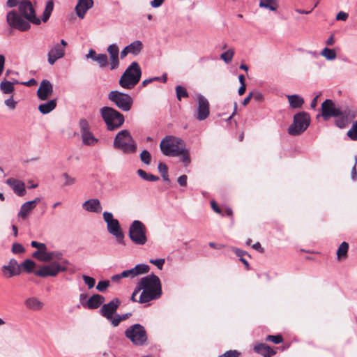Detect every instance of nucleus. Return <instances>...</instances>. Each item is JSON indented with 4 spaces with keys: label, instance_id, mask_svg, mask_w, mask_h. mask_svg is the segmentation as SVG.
Listing matches in <instances>:
<instances>
[{
    "label": "nucleus",
    "instance_id": "obj_38",
    "mask_svg": "<svg viewBox=\"0 0 357 357\" xmlns=\"http://www.w3.org/2000/svg\"><path fill=\"white\" fill-rule=\"evenodd\" d=\"M321 55L325 57L327 60L332 61L337 57L336 52L333 49L325 47L321 52Z\"/></svg>",
    "mask_w": 357,
    "mask_h": 357
},
{
    "label": "nucleus",
    "instance_id": "obj_21",
    "mask_svg": "<svg viewBox=\"0 0 357 357\" xmlns=\"http://www.w3.org/2000/svg\"><path fill=\"white\" fill-rule=\"evenodd\" d=\"M84 210L91 213H99L102 211V206L98 199H89L82 204Z\"/></svg>",
    "mask_w": 357,
    "mask_h": 357
},
{
    "label": "nucleus",
    "instance_id": "obj_46",
    "mask_svg": "<svg viewBox=\"0 0 357 357\" xmlns=\"http://www.w3.org/2000/svg\"><path fill=\"white\" fill-rule=\"evenodd\" d=\"M82 279L85 284L87 285L89 289H92L95 286L96 280L93 278L86 275H83Z\"/></svg>",
    "mask_w": 357,
    "mask_h": 357
},
{
    "label": "nucleus",
    "instance_id": "obj_22",
    "mask_svg": "<svg viewBox=\"0 0 357 357\" xmlns=\"http://www.w3.org/2000/svg\"><path fill=\"white\" fill-rule=\"evenodd\" d=\"M6 183L13 189L18 196H23L25 193V184L22 181L10 178L7 179Z\"/></svg>",
    "mask_w": 357,
    "mask_h": 357
},
{
    "label": "nucleus",
    "instance_id": "obj_64",
    "mask_svg": "<svg viewBox=\"0 0 357 357\" xmlns=\"http://www.w3.org/2000/svg\"><path fill=\"white\" fill-rule=\"evenodd\" d=\"M98 54L96 53V51L93 49L89 50V53L86 55V59H92L93 61L96 60V56H97Z\"/></svg>",
    "mask_w": 357,
    "mask_h": 357
},
{
    "label": "nucleus",
    "instance_id": "obj_49",
    "mask_svg": "<svg viewBox=\"0 0 357 357\" xmlns=\"http://www.w3.org/2000/svg\"><path fill=\"white\" fill-rule=\"evenodd\" d=\"M266 340L273 342L275 344H280V343L282 342L283 338H282V335H270L266 337Z\"/></svg>",
    "mask_w": 357,
    "mask_h": 357
},
{
    "label": "nucleus",
    "instance_id": "obj_37",
    "mask_svg": "<svg viewBox=\"0 0 357 357\" xmlns=\"http://www.w3.org/2000/svg\"><path fill=\"white\" fill-rule=\"evenodd\" d=\"M178 156H180L181 161L184 164L185 167L188 166L191 162L189 150L185 146L182 149Z\"/></svg>",
    "mask_w": 357,
    "mask_h": 357
},
{
    "label": "nucleus",
    "instance_id": "obj_1",
    "mask_svg": "<svg viewBox=\"0 0 357 357\" xmlns=\"http://www.w3.org/2000/svg\"><path fill=\"white\" fill-rule=\"evenodd\" d=\"M18 3L20 13L24 18L16 11L9 12L7 14L6 20L10 27L20 31H26L30 29V23L36 25L40 24L41 20L36 15L33 6L29 1H22Z\"/></svg>",
    "mask_w": 357,
    "mask_h": 357
},
{
    "label": "nucleus",
    "instance_id": "obj_55",
    "mask_svg": "<svg viewBox=\"0 0 357 357\" xmlns=\"http://www.w3.org/2000/svg\"><path fill=\"white\" fill-rule=\"evenodd\" d=\"M87 294H79V303L80 305L82 306V307L84 308H86V303H87Z\"/></svg>",
    "mask_w": 357,
    "mask_h": 357
},
{
    "label": "nucleus",
    "instance_id": "obj_28",
    "mask_svg": "<svg viewBox=\"0 0 357 357\" xmlns=\"http://www.w3.org/2000/svg\"><path fill=\"white\" fill-rule=\"evenodd\" d=\"M56 106V100H50L47 101V102L40 104L38 106V110L43 114H47L52 112L53 109H55Z\"/></svg>",
    "mask_w": 357,
    "mask_h": 357
},
{
    "label": "nucleus",
    "instance_id": "obj_14",
    "mask_svg": "<svg viewBox=\"0 0 357 357\" xmlns=\"http://www.w3.org/2000/svg\"><path fill=\"white\" fill-rule=\"evenodd\" d=\"M341 110L336 107L335 102L331 99H326L321 104V116L325 121L331 117L342 116Z\"/></svg>",
    "mask_w": 357,
    "mask_h": 357
},
{
    "label": "nucleus",
    "instance_id": "obj_4",
    "mask_svg": "<svg viewBox=\"0 0 357 357\" xmlns=\"http://www.w3.org/2000/svg\"><path fill=\"white\" fill-rule=\"evenodd\" d=\"M184 146H185V142L173 135L165 136L160 144V151L166 156H178Z\"/></svg>",
    "mask_w": 357,
    "mask_h": 357
},
{
    "label": "nucleus",
    "instance_id": "obj_13",
    "mask_svg": "<svg viewBox=\"0 0 357 357\" xmlns=\"http://www.w3.org/2000/svg\"><path fill=\"white\" fill-rule=\"evenodd\" d=\"M67 45V42L62 39L60 43H55L50 47L47 54V61L50 65H54L57 60L65 56Z\"/></svg>",
    "mask_w": 357,
    "mask_h": 357
},
{
    "label": "nucleus",
    "instance_id": "obj_16",
    "mask_svg": "<svg viewBox=\"0 0 357 357\" xmlns=\"http://www.w3.org/2000/svg\"><path fill=\"white\" fill-rule=\"evenodd\" d=\"M198 107L195 117L199 121L206 119L209 115V103L208 100L202 95L197 97Z\"/></svg>",
    "mask_w": 357,
    "mask_h": 357
},
{
    "label": "nucleus",
    "instance_id": "obj_52",
    "mask_svg": "<svg viewBox=\"0 0 357 357\" xmlns=\"http://www.w3.org/2000/svg\"><path fill=\"white\" fill-rule=\"evenodd\" d=\"M347 135L352 140H357V124H354L352 128L347 132Z\"/></svg>",
    "mask_w": 357,
    "mask_h": 357
},
{
    "label": "nucleus",
    "instance_id": "obj_24",
    "mask_svg": "<svg viewBox=\"0 0 357 357\" xmlns=\"http://www.w3.org/2000/svg\"><path fill=\"white\" fill-rule=\"evenodd\" d=\"M253 350L264 357H271L275 354V351L264 343L256 344L253 347Z\"/></svg>",
    "mask_w": 357,
    "mask_h": 357
},
{
    "label": "nucleus",
    "instance_id": "obj_54",
    "mask_svg": "<svg viewBox=\"0 0 357 357\" xmlns=\"http://www.w3.org/2000/svg\"><path fill=\"white\" fill-rule=\"evenodd\" d=\"M151 264H154L160 270H161L163 267V265L165 264V259H151L149 261Z\"/></svg>",
    "mask_w": 357,
    "mask_h": 357
},
{
    "label": "nucleus",
    "instance_id": "obj_5",
    "mask_svg": "<svg viewBox=\"0 0 357 357\" xmlns=\"http://www.w3.org/2000/svg\"><path fill=\"white\" fill-rule=\"evenodd\" d=\"M100 114L109 130L119 128L125 121L123 115L112 107H103L100 109Z\"/></svg>",
    "mask_w": 357,
    "mask_h": 357
},
{
    "label": "nucleus",
    "instance_id": "obj_8",
    "mask_svg": "<svg viewBox=\"0 0 357 357\" xmlns=\"http://www.w3.org/2000/svg\"><path fill=\"white\" fill-rule=\"evenodd\" d=\"M125 336L131 342L137 346H142L148 340L147 333L144 327L139 324H135L128 327L125 331Z\"/></svg>",
    "mask_w": 357,
    "mask_h": 357
},
{
    "label": "nucleus",
    "instance_id": "obj_34",
    "mask_svg": "<svg viewBox=\"0 0 357 357\" xmlns=\"http://www.w3.org/2000/svg\"><path fill=\"white\" fill-rule=\"evenodd\" d=\"M53 9H54L53 0H48L46 3L45 8L43 11V17H42L43 22H46L49 20Z\"/></svg>",
    "mask_w": 357,
    "mask_h": 357
},
{
    "label": "nucleus",
    "instance_id": "obj_59",
    "mask_svg": "<svg viewBox=\"0 0 357 357\" xmlns=\"http://www.w3.org/2000/svg\"><path fill=\"white\" fill-rule=\"evenodd\" d=\"M31 245L32 247L37 248L38 250L45 249L46 245L43 243H39L35 241H31Z\"/></svg>",
    "mask_w": 357,
    "mask_h": 357
},
{
    "label": "nucleus",
    "instance_id": "obj_9",
    "mask_svg": "<svg viewBox=\"0 0 357 357\" xmlns=\"http://www.w3.org/2000/svg\"><path fill=\"white\" fill-rule=\"evenodd\" d=\"M146 226L139 220H134L130 225L128 235L133 243L143 245L147 242Z\"/></svg>",
    "mask_w": 357,
    "mask_h": 357
},
{
    "label": "nucleus",
    "instance_id": "obj_47",
    "mask_svg": "<svg viewBox=\"0 0 357 357\" xmlns=\"http://www.w3.org/2000/svg\"><path fill=\"white\" fill-rule=\"evenodd\" d=\"M79 127H80L81 135L84 132L90 131L89 124L86 119H81L79 121Z\"/></svg>",
    "mask_w": 357,
    "mask_h": 357
},
{
    "label": "nucleus",
    "instance_id": "obj_11",
    "mask_svg": "<svg viewBox=\"0 0 357 357\" xmlns=\"http://www.w3.org/2000/svg\"><path fill=\"white\" fill-rule=\"evenodd\" d=\"M310 116L305 112H298L294 116V122L289 126L288 132L291 135H298L303 132L309 126Z\"/></svg>",
    "mask_w": 357,
    "mask_h": 357
},
{
    "label": "nucleus",
    "instance_id": "obj_25",
    "mask_svg": "<svg viewBox=\"0 0 357 357\" xmlns=\"http://www.w3.org/2000/svg\"><path fill=\"white\" fill-rule=\"evenodd\" d=\"M105 301L104 296L100 294H94L89 297L86 303L88 310H94L98 308Z\"/></svg>",
    "mask_w": 357,
    "mask_h": 357
},
{
    "label": "nucleus",
    "instance_id": "obj_30",
    "mask_svg": "<svg viewBox=\"0 0 357 357\" xmlns=\"http://www.w3.org/2000/svg\"><path fill=\"white\" fill-rule=\"evenodd\" d=\"M130 54L137 56L143 49V44L140 40H135L128 45H127Z\"/></svg>",
    "mask_w": 357,
    "mask_h": 357
},
{
    "label": "nucleus",
    "instance_id": "obj_19",
    "mask_svg": "<svg viewBox=\"0 0 357 357\" xmlns=\"http://www.w3.org/2000/svg\"><path fill=\"white\" fill-rule=\"evenodd\" d=\"M53 93V85L47 79H43L37 91V96L41 100H46Z\"/></svg>",
    "mask_w": 357,
    "mask_h": 357
},
{
    "label": "nucleus",
    "instance_id": "obj_31",
    "mask_svg": "<svg viewBox=\"0 0 357 357\" xmlns=\"http://www.w3.org/2000/svg\"><path fill=\"white\" fill-rule=\"evenodd\" d=\"M260 8L268 9L271 11L277 10L278 8V0H259Z\"/></svg>",
    "mask_w": 357,
    "mask_h": 357
},
{
    "label": "nucleus",
    "instance_id": "obj_43",
    "mask_svg": "<svg viewBox=\"0 0 357 357\" xmlns=\"http://www.w3.org/2000/svg\"><path fill=\"white\" fill-rule=\"evenodd\" d=\"M61 176H62V178H63V181H64V182H63V185L64 186L72 185L76 181V179L75 178L70 176L67 173H63Z\"/></svg>",
    "mask_w": 357,
    "mask_h": 357
},
{
    "label": "nucleus",
    "instance_id": "obj_36",
    "mask_svg": "<svg viewBox=\"0 0 357 357\" xmlns=\"http://www.w3.org/2000/svg\"><path fill=\"white\" fill-rule=\"evenodd\" d=\"M36 265V263L33 260L26 259L20 265V269L22 268L24 271L29 273L33 272Z\"/></svg>",
    "mask_w": 357,
    "mask_h": 357
},
{
    "label": "nucleus",
    "instance_id": "obj_62",
    "mask_svg": "<svg viewBox=\"0 0 357 357\" xmlns=\"http://www.w3.org/2000/svg\"><path fill=\"white\" fill-rule=\"evenodd\" d=\"M187 176L182 175L178 178V183L181 186H186L187 185Z\"/></svg>",
    "mask_w": 357,
    "mask_h": 357
},
{
    "label": "nucleus",
    "instance_id": "obj_33",
    "mask_svg": "<svg viewBox=\"0 0 357 357\" xmlns=\"http://www.w3.org/2000/svg\"><path fill=\"white\" fill-rule=\"evenodd\" d=\"M14 82L3 79L0 84V89L5 94H10L14 91Z\"/></svg>",
    "mask_w": 357,
    "mask_h": 357
},
{
    "label": "nucleus",
    "instance_id": "obj_53",
    "mask_svg": "<svg viewBox=\"0 0 357 357\" xmlns=\"http://www.w3.org/2000/svg\"><path fill=\"white\" fill-rule=\"evenodd\" d=\"M240 353L236 350H229L220 355L219 357H238Z\"/></svg>",
    "mask_w": 357,
    "mask_h": 357
},
{
    "label": "nucleus",
    "instance_id": "obj_35",
    "mask_svg": "<svg viewBox=\"0 0 357 357\" xmlns=\"http://www.w3.org/2000/svg\"><path fill=\"white\" fill-rule=\"evenodd\" d=\"M348 250H349V244L346 242H342L337 250V259L339 260L345 259L347 255Z\"/></svg>",
    "mask_w": 357,
    "mask_h": 357
},
{
    "label": "nucleus",
    "instance_id": "obj_50",
    "mask_svg": "<svg viewBox=\"0 0 357 357\" xmlns=\"http://www.w3.org/2000/svg\"><path fill=\"white\" fill-rule=\"evenodd\" d=\"M109 286V282L108 280H102L98 282L96 289L99 291H105L107 288Z\"/></svg>",
    "mask_w": 357,
    "mask_h": 357
},
{
    "label": "nucleus",
    "instance_id": "obj_44",
    "mask_svg": "<svg viewBox=\"0 0 357 357\" xmlns=\"http://www.w3.org/2000/svg\"><path fill=\"white\" fill-rule=\"evenodd\" d=\"M47 250V246L45 247V249L42 250H37L35 252H33L32 257L40 261H43V259L45 258V252Z\"/></svg>",
    "mask_w": 357,
    "mask_h": 357
},
{
    "label": "nucleus",
    "instance_id": "obj_45",
    "mask_svg": "<svg viewBox=\"0 0 357 357\" xmlns=\"http://www.w3.org/2000/svg\"><path fill=\"white\" fill-rule=\"evenodd\" d=\"M140 159L142 162H143L144 164L149 165L151 160V156L150 153L146 150L142 151V152L140 154Z\"/></svg>",
    "mask_w": 357,
    "mask_h": 357
},
{
    "label": "nucleus",
    "instance_id": "obj_17",
    "mask_svg": "<svg viewBox=\"0 0 357 357\" xmlns=\"http://www.w3.org/2000/svg\"><path fill=\"white\" fill-rule=\"evenodd\" d=\"M119 298H114L107 304H104L100 310V314L106 319H112L120 305Z\"/></svg>",
    "mask_w": 357,
    "mask_h": 357
},
{
    "label": "nucleus",
    "instance_id": "obj_60",
    "mask_svg": "<svg viewBox=\"0 0 357 357\" xmlns=\"http://www.w3.org/2000/svg\"><path fill=\"white\" fill-rule=\"evenodd\" d=\"M161 78L159 77H152V78H149V79H144L142 82V87H144L146 86L147 84H149V83L153 82V81H159L160 80Z\"/></svg>",
    "mask_w": 357,
    "mask_h": 357
},
{
    "label": "nucleus",
    "instance_id": "obj_40",
    "mask_svg": "<svg viewBox=\"0 0 357 357\" xmlns=\"http://www.w3.org/2000/svg\"><path fill=\"white\" fill-rule=\"evenodd\" d=\"M234 55V50L233 49H229L227 51L221 54L220 58L225 63H229L232 61Z\"/></svg>",
    "mask_w": 357,
    "mask_h": 357
},
{
    "label": "nucleus",
    "instance_id": "obj_15",
    "mask_svg": "<svg viewBox=\"0 0 357 357\" xmlns=\"http://www.w3.org/2000/svg\"><path fill=\"white\" fill-rule=\"evenodd\" d=\"M1 271L4 278H10L21 273L20 266L13 258L10 259L7 264L1 266Z\"/></svg>",
    "mask_w": 357,
    "mask_h": 357
},
{
    "label": "nucleus",
    "instance_id": "obj_6",
    "mask_svg": "<svg viewBox=\"0 0 357 357\" xmlns=\"http://www.w3.org/2000/svg\"><path fill=\"white\" fill-rule=\"evenodd\" d=\"M113 146L126 154L133 153L137 150V144L128 130H122L116 135Z\"/></svg>",
    "mask_w": 357,
    "mask_h": 357
},
{
    "label": "nucleus",
    "instance_id": "obj_48",
    "mask_svg": "<svg viewBox=\"0 0 357 357\" xmlns=\"http://www.w3.org/2000/svg\"><path fill=\"white\" fill-rule=\"evenodd\" d=\"M25 249L22 246V244L18 243H15L12 245V252L14 254H20L24 252Z\"/></svg>",
    "mask_w": 357,
    "mask_h": 357
},
{
    "label": "nucleus",
    "instance_id": "obj_18",
    "mask_svg": "<svg viewBox=\"0 0 357 357\" xmlns=\"http://www.w3.org/2000/svg\"><path fill=\"white\" fill-rule=\"evenodd\" d=\"M107 51L109 55V66L110 70H114L119 67L120 61L119 59V49L116 44H111L107 48Z\"/></svg>",
    "mask_w": 357,
    "mask_h": 357
},
{
    "label": "nucleus",
    "instance_id": "obj_23",
    "mask_svg": "<svg viewBox=\"0 0 357 357\" xmlns=\"http://www.w3.org/2000/svg\"><path fill=\"white\" fill-rule=\"evenodd\" d=\"M93 5V0H79L75 6V11L77 16L83 19L87 10L92 8Z\"/></svg>",
    "mask_w": 357,
    "mask_h": 357
},
{
    "label": "nucleus",
    "instance_id": "obj_32",
    "mask_svg": "<svg viewBox=\"0 0 357 357\" xmlns=\"http://www.w3.org/2000/svg\"><path fill=\"white\" fill-rule=\"evenodd\" d=\"M63 254L59 251H52L47 252L46 250L45 258L43 259L44 262H48L51 261H58L62 260Z\"/></svg>",
    "mask_w": 357,
    "mask_h": 357
},
{
    "label": "nucleus",
    "instance_id": "obj_26",
    "mask_svg": "<svg viewBox=\"0 0 357 357\" xmlns=\"http://www.w3.org/2000/svg\"><path fill=\"white\" fill-rule=\"evenodd\" d=\"M287 98L290 107L293 109L301 108L304 103V99L298 95H288Z\"/></svg>",
    "mask_w": 357,
    "mask_h": 357
},
{
    "label": "nucleus",
    "instance_id": "obj_12",
    "mask_svg": "<svg viewBox=\"0 0 357 357\" xmlns=\"http://www.w3.org/2000/svg\"><path fill=\"white\" fill-rule=\"evenodd\" d=\"M108 99L123 112L129 111L133 104V99L130 95L119 91H112L109 92Z\"/></svg>",
    "mask_w": 357,
    "mask_h": 357
},
{
    "label": "nucleus",
    "instance_id": "obj_57",
    "mask_svg": "<svg viewBox=\"0 0 357 357\" xmlns=\"http://www.w3.org/2000/svg\"><path fill=\"white\" fill-rule=\"evenodd\" d=\"M107 319L111 321L112 324L114 327L117 326L119 324V323L121 321L119 314H116V316H114V317L113 315L112 319Z\"/></svg>",
    "mask_w": 357,
    "mask_h": 357
},
{
    "label": "nucleus",
    "instance_id": "obj_63",
    "mask_svg": "<svg viewBox=\"0 0 357 357\" xmlns=\"http://www.w3.org/2000/svg\"><path fill=\"white\" fill-rule=\"evenodd\" d=\"M137 174L144 180L147 181L149 178V176L151 174H147L145 171L142 169H138L137 172Z\"/></svg>",
    "mask_w": 357,
    "mask_h": 357
},
{
    "label": "nucleus",
    "instance_id": "obj_29",
    "mask_svg": "<svg viewBox=\"0 0 357 357\" xmlns=\"http://www.w3.org/2000/svg\"><path fill=\"white\" fill-rule=\"evenodd\" d=\"M82 143L87 146H94L98 142V139L95 137L91 131L84 132L81 135Z\"/></svg>",
    "mask_w": 357,
    "mask_h": 357
},
{
    "label": "nucleus",
    "instance_id": "obj_27",
    "mask_svg": "<svg viewBox=\"0 0 357 357\" xmlns=\"http://www.w3.org/2000/svg\"><path fill=\"white\" fill-rule=\"evenodd\" d=\"M24 303L26 307L31 310H39L43 307V303L35 297L26 299Z\"/></svg>",
    "mask_w": 357,
    "mask_h": 357
},
{
    "label": "nucleus",
    "instance_id": "obj_3",
    "mask_svg": "<svg viewBox=\"0 0 357 357\" xmlns=\"http://www.w3.org/2000/svg\"><path fill=\"white\" fill-rule=\"evenodd\" d=\"M142 69L136 61L132 62L120 77L119 84L124 89H132L140 81Z\"/></svg>",
    "mask_w": 357,
    "mask_h": 357
},
{
    "label": "nucleus",
    "instance_id": "obj_10",
    "mask_svg": "<svg viewBox=\"0 0 357 357\" xmlns=\"http://www.w3.org/2000/svg\"><path fill=\"white\" fill-rule=\"evenodd\" d=\"M68 264L67 260H63L61 263L53 261L52 263L45 265L34 272L35 275L42 278L55 277L59 273L67 271L66 264Z\"/></svg>",
    "mask_w": 357,
    "mask_h": 357
},
{
    "label": "nucleus",
    "instance_id": "obj_61",
    "mask_svg": "<svg viewBox=\"0 0 357 357\" xmlns=\"http://www.w3.org/2000/svg\"><path fill=\"white\" fill-rule=\"evenodd\" d=\"M347 17H348V14L343 11L339 12L336 15L337 20L345 21V20H347Z\"/></svg>",
    "mask_w": 357,
    "mask_h": 357
},
{
    "label": "nucleus",
    "instance_id": "obj_7",
    "mask_svg": "<svg viewBox=\"0 0 357 357\" xmlns=\"http://www.w3.org/2000/svg\"><path fill=\"white\" fill-rule=\"evenodd\" d=\"M102 218L107 224V230L109 234L115 237L118 243L125 245V236L119 220L114 218L113 214L112 213L107 211H105L103 213Z\"/></svg>",
    "mask_w": 357,
    "mask_h": 357
},
{
    "label": "nucleus",
    "instance_id": "obj_2",
    "mask_svg": "<svg viewBox=\"0 0 357 357\" xmlns=\"http://www.w3.org/2000/svg\"><path fill=\"white\" fill-rule=\"evenodd\" d=\"M142 293L138 303H145L159 298L162 294L161 283L159 278L151 274L142 278L137 284Z\"/></svg>",
    "mask_w": 357,
    "mask_h": 357
},
{
    "label": "nucleus",
    "instance_id": "obj_42",
    "mask_svg": "<svg viewBox=\"0 0 357 357\" xmlns=\"http://www.w3.org/2000/svg\"><path fill=\"white\" fill-rule=\"evenodd\" d=\"M176 92L177 98L181 100L182 98L188 96V93L185 88L181 86H177L176 87Z\"/></svg>",
    "mask_w": 357,
    "mask_h": 357
},
{
    "label": "nucleus",
    "instance_id": "obj_56",
    "mask_svg": "<svg viewBox=\"0 0 357 357\" xmlns=\"http://www.w3.org/2000/svg\"><path fill=\"white\" fill-rule=\"evenodd\" d=\"M5 105L11 109H13L16 107L17 102L13 100V97L6 99L4 102Z\"/></svg>",
    "mask_w": 357,
    "mask_h": 357
},
{
    "label": "nucleus",
    "instance_id": "obj_20",
    "mask_svg": "<svg viewBox=\"0 0 357 357\" xmlns=\"http://www.w3.org/2000/svg\"><path fill=\"white\" fill-rule=\"evenodd\" d=\"M40 201V199L37 197L32 201H29L24 203L20 208V210L17 214V216L22 220H26L29 215L36 206L37 203Z\"/></svg>",
    "mask_w": 357,
    "mask_h": 357
},
{
    "label": "nucleus",
    "instance_id": "obj_51",
    "mask_svg": "<svg viewBox=\"0 0 357 357\" xmlns=\"http://www.w3.org/2000/svg\"><path fill=\"white\" fill-rule=\"evenodd\" d=\"M336 126L340 128H344L346 127L347 124V119L344 116H338V118L335 120Z\"/></svg>",
    "mask_w": 357,
    "mask_h": 357
},
{
    "label": "nucleus",
    "instance_id": "obj_58",
    "mask_svg": "<svg viewBox=\"0 0 357 357\" xmlns=\"http://www.w3.org/2000/svg\"><path fill=\"white\" fill-rule=\"evenodd\" d=\"M158 169L160 174H166L168 173V168L166 165L162 162H160L158 166Z\"/></svg>",
    "mask_w": 357,
    "mask_h": 357
},
{
    "label": "nucleus",
    "instance_id": "obj_39",
    "mask_svg": "<svg viewBox=\"0 0 357 357\" xmlns=\"http://www.w3.org/2000/svg\"><path fill=\"white\" fill-rule=\"evenodd\" d=\"M95 61L98 63L101 68H104L109 64L107 56L105 54H98V56H96Z\"/></svg>",
    "mask_w": 357,
    "mask_h": 357
},
{
    "label": "nucleus",
    "instance_id": "obj_41",
    "mask_svg": "<svg viewBox=\"0 0 357 357\" xmlns=\"http://www.w3.org/2000/svg\"><path fill=\"white\" fill-rule=\"evenodd\" d=\"M149 268V266L144 264H139L135 266V271H136L137 275L147 273Z\"/></svg>",
    "mask_w": 357,
    "mask_h": 357
}]
</instances>
